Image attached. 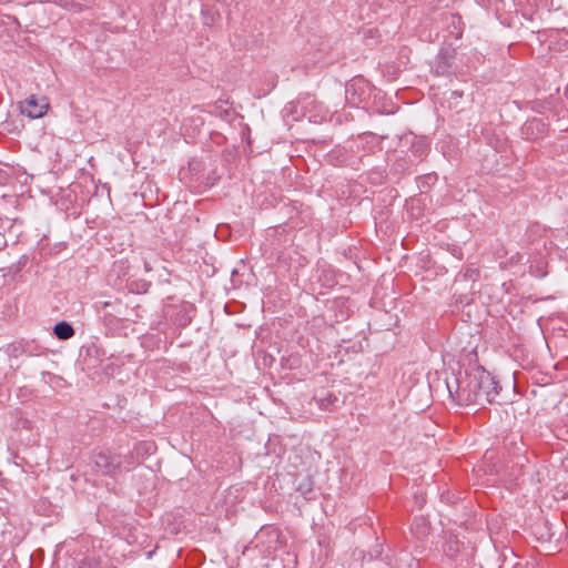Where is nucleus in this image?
<instances>
[{
  "label": "nucleus",
  "instance_id": "10",
  "mask_svg": "<svg viewBox=\"0 0 568 568\" xmlns=\"http://www.w3.org/2000/svg\"><path fill=\"white\" fill-rule=\"evenodd\" d=\"M112 305H113V303H112V302H110V301L99 302V303H97V308H98L99 311H102V310H105L106 307H110V306H112Z\"/></svg>",
  "mask_w": 568,
  "mask_h": 568
},
{
  "label": "nucleus",
  "instance_id": "12",
  "mask_svg": "<svg viewBox=\"0 0 568 568\" xmlns=\"http://www.w3.org/2000/svg\"><path fill=\"white\" fill-rule=\"evenodd\" d=\"M536 537L537 541H540L541 537H538L537 535H534Z\"/></svg>",
  "mask_w": 568,
  "mask_h": 568
},
{
  "label": "nucleus",
  "instance_id": "3",
  "mask_svg": "<svg viewBox=\"0 0 568 568\" xmlns=\"http://www.w3.org/2000/svg\"><path fill=\"white\" fill-rule=\"evenodd\" d=\"M94 466L103 475L113 476L121 467L120 457L101 452L94 456Z\"/></svg>",
  "mask_w": 568,
  "mask_h": 568
},
{
  "label": "nucleus",
  "instance_id": "9",
  "mask_svg": "<svg viewBox=\"0 0 568 568\" xmlns=\"http://www.w3.org/2000/svg\"><path fill=\"white\" fill-rule=\"evenodd\" d=\"M265 536H266V537L272 538V539H273L272 541H274V542H275V545H274V546H268V547H267V551H268V552H271L272 550H276V549H277V547L284 542V541L282 540V538H281V535H265Z\"/></svg>",
  "mask_w": 568,
  "mask_h": 568
},
{
  "label": "nucleus",
  "instance_id": "2",
  "mask_svg": "<svg viewBox=\"0 0 568 568\" xmlns=\"http://www.w3.org/2000/svg\"><path fill=\"white\" fill-rule=\"evenodd\" d=\"M477 375H478V379H486L485 377H487L488 379V384H484V382L481 383L480 382V393H481V397H480V406H484L485 404H490V403H494L496 400V397L497 395L499 394V384L498 382L495 379L494 376L490 375L489 372L485 371L484 368H479L477 367Z\"/></svg>",
  "mask_w": 568,
  "mask_h": 568
},
{
  "label": "nucleus",
  "instance_id": "4",
  "mask_svg": "<svg viewBox=\"0 0 568 568\" xmlns=\"http://www.w3.org/2000/svg\"><path fill=\"white\" fill-rule=\"evenodd\" d=\"M49 109V103L45 98L37 99L31 95L27 100L20 103V111L22 114L31 119L42 118Z\"/></svg>",
  "mask_w": 568,
  "mask_h": 568
},
{
  "label": "nucleus",
  "instance_id": "7",
  "mask_svg": "<svg viewBox=\"0 0 568 568\" xmlns=\"http://www.w3.org/2000/svg\"><path fill=\"white\" fill-rule=\"evenodd\" d=\"M364 84H365L364 80L358 79V80L352 81L346 87V97H347V99H349L352 101V103H358L362 101L361 97L355 98V95H356L357 89H362L364 87Z\"/></svg>",
  "mask_w": 568,
  "mask_h": 568
},
{
  "label": "nucleus",
  "instance_id": "8",
  "mask_svg": "<svg viewBox=\"0 0 568 568\" xmlns=\"http://www.w3.org/2000/svg\"><path fill=\"white\" fill-rule=\"evenodd\" d=\"M78 568H106V566L101 559L85 558L79 564Z\"/></svg>",
  "mask_w": 568,
  "mask_h": 568
},
{
  "label": "nucleus",
  "instance_id": "11",
  "mask_svg": "<svg viewBox=\"0 0 568 568\" xmlns=\"http://www.w3.org/2000/svg\"><path fill=\"white\" fill-rule=\"evenodd\" d=\"M71 7L74 8V9H78V8H80V4L72 2Z\"/></svg>",
  "mask_w": 568,
  "mask_h": 568
},
{
  "label": "nucleus",
  "instance_id": "6",
  "mask_svg": "<svg viewBox=\"0 0 568 568\" xmlns=\"http://www.w3.org/2000/svg\"><path fill=\"white\" fill-rule=\"evenodd\" d=\"M53 333L59 339L67 341L71 338L75 332L71 324L63 321L55 324Z\"/></svg>",
  "mask_w": 568,
  "mask_h": 568
},
{
  "label": "nucleus",
  "instance_id": "5",
  "mask_svg": "<svg viewBox=\"0 0 568 568\" xmlns=\"http://www.w3.org/2000/svg\"><path fill=\"white\" fill-rule=\"evenodd\" d=\"M546 132V124L540 119L527 121L523 128V133L529 140H536Z\"/></svg>",
  "mask_w": 568,
  "mask_h": 568
},
{
  "label": "nucleus",
  "instance_id": "1",
  "mask_svg": "<svg viewBox=\"0 0 568 568\" xmlns=\"http://www.w3.org/2000/svg\"><path fill=\"white\" fill-rule=\"evenodd\" d=\"M480 382L478 379L477 368L465 371L464 375H453L450 379L446 378V386L449 396L460 406L479 405L480 404ZM488 384V379H484V384Z\"/></svg>",
  "mask_w": 568,
  "mask_h": 568
}]
</instances>
